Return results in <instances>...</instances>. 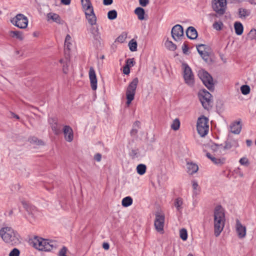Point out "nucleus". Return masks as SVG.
<instances>
[{"instance_id":"nucleus-1","label":"nucleus","mask_w":256,"mask_h":256,"mask_svg":"<svg viewBox=\"0 0 256 256\" xmlns=\"http://www.w3.org/2000/svg\"><path fill=\"white\" fill-rule=\"evenodd\" d=\"M224 222V210L221 206H217L214 210V232L216 237L218 236L223 230Z\"/></svg>"},{"instance_id":"nucleus-2","label":"nucleus","mask_w":256,"mask_h":256,"mask_svg":"<svg viewBox=\"0 0 256 256\" xmlns=\"http://www.w3.org/2000/svg\"><path fill=\"white\" fill-rule=\"evenodd\" d=\"M30 244L36 249L42 251H50L56 248L54 242L35 236L31 240Z\"/></svg>"},{"instance_id":"nucleus-3","label":"nucleus","mask_w":256,"mask_h":256,"mask_svg":"<svg viewBox=\"0 0 256 256\" xmlns=\"http://www.w3.org/2000/svg\"><path fill=\"white\" fill-rule=\"evenodd\" d=\"M0 236L6 243L14 245L19 242V235L10 227L2 228L0 230Z\"/></svg>"},{"instance_id":"nucleus-4","label":"nucleus","mask_w":256,"mask_h":256,"mask_svg":"<svg viewBox=\"0 0 256 256\" xmlns=\"http://www.w3.org/2000/svg\"><path fill=\"white\" fill-rule=\"evenodd\" d=\"M208 120L204 116L200 117L197 121L196 128L198 134L202 136H205L208 133L209 126Z\"/></svg>"},{"instance_id":"nucleus-5","label":"nucleus","mask_w":256,"mask_h":256,"mask_svg":"<svg viewBox=\"0 0 256 256\" xmlns=\"http://www.w3.org/2000/svg\"><path fill=\"white\" fill-rule=\"evenodd\" d=\"M138 83V78H134L129 84L126 90V104L129 105L134 100L136 94V88Z\"/></svg>"},{"instance_id":"nucleus-6","label":"nucleus","mask_w":256,"mask_h":256,"mask_svg":"<svg viewBox=\"0 0 256 256\" xmlns=\"http://www.w3.org/2000/svg\"><path fill=\"white\" fill-rule=\"evenodd\" d=\"M198 76L204 86L210 91L214 90V84L212 76L206 70H200Z\"/></svg>"},{"instance_id":"nucleus-7","label":"nucleus","mask_w":256,"mask_h":256,"mask_svg":"<svg viewBox=\"0 0 256 256\" xmlns=\"http://www.w3.org/2000/svg\"><path fill=\"white\" fill-rule=\"evenodd\" d=\"M199 99L204 109L208 110L212 106V94L206 90L198 94Z\"/></svg>"},{"instance_id":"nucleus-8","label":"nucleus","mask_w":256,"mask_h":256,"mask_svg":"<svg viewBox=\"0 0 256 256\" xmlns=\"http://www.w3.org/2000/svg\"><path fill=\"white\" fill-rule=\"evenodd\" d=\"M11 23L20 28H25L28 24V19L23 14H18L10 20Z\"/></svg>"},{"instance_id":"nucleus-9","label":"nucleus","mask_w":256,"mask_h":256,"mask_svg":"<svg viewBox=\"0 0 256 256\" xmlns=\"http://www.w3.org/2000/svg\"><path fill=\"white\" fill-rule=\"evenodd\" d=\"M182 66L184 69V78L185 82L190 86H192L194 84V76L188 64L183 63Z\"/></svg>"},{"instance_id":"nucleus-10","label":"nucleus","mask_w":256,"mask_h":256,"mask_svg":"<svg viewBox=\"0 0 256 256\" xmlns=\"http://www.w3.org/2000/svg\"><path fill=\"white\" fill-rule=\"evenodd\" d=\"M226 0H212V6L214 11L218 14L222 15L226 12Z\"/></svg>"},{"instance_id":"nucleus-11","label":"nucleus","mask_w":256,"mask_h":256,"mask_svg":"<svg viewBox=\"0 0 256 256\" xmlns=\"http://www.w3.org/2000/svg\"><path fill=\"white\" fill-rule=\"evenodd\" d=\"M164 216L160 212H157L156 214V218L154 224L156 230L161 234H163L164 232Z\"/></svg>"},{"instance_id":"nucleus-12","label":"nucleus","mask_w":256,"mask_h":256,"mask_svg":"<svg viewBox=\"0 0 256 256\" xmlns=\"http://www.w3.org/2000/svg\"><path fill=\"white\" fill-rule=\"evenodd\" d=\"M171 34L172 38L177 40L184 36V30L180 24L175 25L172 29Z\"/></svg>"},{"instance_id":"nucleus-13","label":"nucleus","mask_w":256,"mask_h":256,"mask_svg":"<svg viewBox=\"0 0 256 256\" xmlns=\"http://www.w3.org/2000/svg\"><path fill=\"white\" fill-rule=\"evenodd\" d=\"M236 232L240 238H244L246 235V227L242 225L240 221L236 220Z\"/></svg>"},{"instance_id":"nucleus-14","label":"nucleus","mask_w":256,"mask_h":256,"mask_svg":"<svg viewBox=\"0 0 256 256\" xmlns=\"http://www.w3.org/2000/svg\"><path fill=\"white\" fill-rule=\"evenodd\" d=\"M210 148L213 152L212 156H220L225 154L222 150V144H212L210 146Z\"/></svg>"},{"instance_id":"nucleus-15","label":"nucleus","mask_w":256,"mask_h":256,"mask_svg":"<svg viewBox=\"0 0 256 256\" xmlns=\"http://www.w3.org/2000/svg\"><path fill=\"white\" fill-rule=\"evenodd\" d=\"M89 78L90 82V86L93 90L97 88V78L95 70L92 67H90L89 70Z\"/></svg>"},{"instance_id":"nucleus-16","label":"nucleus","mask_w":256,"mask_h":256,"mask_svg":"<svg viewBox=\"0 0 256 256\" xmlns=\"http://www.w3.org/2000/svg\"><path fill=\"white\" fill-rule=\"evenodd\" d=\"M64 138L67 142H71L74 138L73 130L68 126H65L63 129Z\"/></svg>"},{"instance_id":"nucleus-17","label":"nucleus","mask_w":256,"mask_h":256,"mask_svg":"<svg viewBox=\"0 0 256 256\" xmlns=\"http://www.w3.org/2000/svg\"><path fill=\"white\" fill-rule=\"evenodd\" d=\"M206 156L216 164L222 165L226 161V158H224L214 156L209 152H207Z\"/></svg>"},{"instance_id":"nucleus-18","label":"nucleus","mask_w":256,"mask_h":256,"mask_svg":"<svg viewBox=\"0 0 256 256\" xmlns=\"http://www.w3.org/2000/svg\"><path fill=\"white\" fill-rule=\"evenodd\" d=\"M230 132L234 134H239L242 130L240 122H235L232 123L230 126Z\"/></svg>"},{"instance_id":"nucleus-19","label":"nucleus","mask_w":256,"mask_h":256,"mask_svg":"<svg viewBox=\"0 0 256 256\" xmlns=\"http://www.w3.org/2000/svg\"><path fill=\"white\" fill-rule=\"evenodd\" d=\"M186 35L188 38L194 40L198 37V32L194 27L189 26L186 30Z\"/></svg>"},{"instance_id":"nucleus-20","label":"nucleus","mask_w":256,"mask_h":256,"mask_svg":"<svg viewBox=\"0 0 256 256\" xmlns=\"http://www.w3.org/2000/svg\"><path fill=\"white\" fill-rule=\"evenodd\" d=\"M188 172L190 174H193L196 172L198 170V166L192 162H187Z\"/></svg>"},{"instance_id":"nucleus-21","label":"nucleus","mask_w":256,"mask_h":256,"mask_svg":"<svg viewBox=\"0 0 256 256\" xmlns=\"http://www.w3.org/2000/svg\"><path fill=\"white\" fill-rule=\"evenodd\" d=\"M91 14H86V18L88 21V22L91 25L94 26L96 24V17L94 13V10L90 12Z\"/></svg>"},{"instance_id":"nucleus-22","label":"nucleus","mask_w":256,"mask_h":256,"mask_svg":"<svg viewBox=\"0 0 256 256\" xmlns=\"http://www.w3.org/2000/svg\"><path fill=\"white\" fill-rule=\"evenodd\" d=\"M10 36L13 38H16L20 40H22L24 38L22 32L18 30H11L10 32Z\"/></svg>"},{"instance_id":"nucleus-23","label":"nucleus","mask_w":256,"mask_h":256,"mask_svg":"<svg viewBox=\"0 0 256 256\" xmlns=\"http://www.w3.org/2000/svg\"><path fill=\"white\" fill-rule=\"evenodd\" d=\"M134 13L137 15L138 20H142L144 19L145 12L143 8L141 7L136 8L134 10Z\"/></svg>"},{"instance_id":"nucleus-24","label":"nucleus","mask_w":256,"mask_h":256,"mask_svg":"<svg viewBox=\"0 0 256 256\" xmlns=\"http://www.w3.org/2000/svg\"><path fill=\"white\" fill-rule=\"evenodd\" d=\"M234 28L235 32L237 35L240 36L242 34L244 31V27L242 23L240 22H235L234 24Z\"/></svg>"},{"instance_id":"nucleus-25","label":"nucleus","mask_w":256,"mask_h":256,"mask_svg":"<svg viewBox=\"0 0 256 256\" xmlns=\"http://www.w3.org/2000/svg\"><path fill=\"white\" fill-rule=\"evenodd\" d=\"M48 122L51 126L52 130L54 131L56 134H58V133L59 129L57 126V120L54 118H50L48 120Z\"/></svg>"},{"instance_id":"nucleus-26","label":"nucleus","mask_w":256,"mask_h":256,"mask_svg":"<svg viewBox=\"0 0 256 256\" xmlns=\"http://www.w3.org/2000/svg\"><path fill=\"white\" fill-rule=\"evenodd\" d=\"M48 20H52L54 22L58 24L60 22V18L58 14L54 13H49L47 14Z\"/></svg>"},{"instance_id":"nucleus-27","label":"nucleus","mask_w":256,"mask_h":256,"mask_svg":"<svg viewBox=\"0 0 256 256\" xmlns=\"http://www.w3.org/2000/svg\"><path fill=\"white\" fill-rule=\"evenodd\" d=\"M122 204L124 207L129 206L132 204V198L130 196H126L122 199Z\"/></svg>"},{"instance_id":"nucleus-28","label":"nucleus","mask_w":256,"mask_h":256,"mask_svg":"<svg viewBox=\"0 0 256 256\" xmlns=\"http://www.w3.org/2000/svg\"><path fill=\"white\" fill-rule=\"evenodd\" d=\"M146 170V166L144 164H140L136 167L137 172L140 175L145 174Z\"/></svg>"},{"instance_id":"nucleus-29","label":"nucleus","mask_w":256,"mask_h":256,"mask_svg":"<svg viewBox=\"0 0 256 256\" xmlns=\"http://www.w3.org/2000/svg\"><path fill=\"white\" fill-rule=\"evenodd\" d=\"M247 40H256V30L252 28L248 34Z\"/></svg>"},{"instance_id":"nucleus-30","label":"nucleus","mask_w":256,"mask_h":256,"mask_svg":"<svg viewBox=\"0 0 256 256\" xmlns=\"http://www.w3.org/2000/svg\"><path fill=\"white\" fill-rule=\"evenodd\" d=\"M137 42L134 39L130 40L128 42L130 50L132 52H136L137 50Z\"/></svg>"},{"instance_id":"nucleus-31","label":"nucleus","mask_w":256,"mask_h":256,"mask_svg":"<svg viewBox=\"0 0 256 256\" xmlns=\"http://www.w3.org/2000/svg\"><path fill=\"white\" fill-rule=\"evenodd\" d=\"M165 46L170 50L174 51L176 49V46L172 41L166 40L165 42Z\"/></svg>"},{"instance_id":"nucleus-32","label":"nucleus","mask_w":256,"mask_h":256,"mask_svg":"<svg viewBox=\"0 0 256 256\" xmlns=\"http://www.w3.org/2000/svg\"><path fill=\"white\" fill-rule=\"evenodd\" d=\"M30 143L36 144V145H44V142L40 140H38L36 137H32L29 139Z\"/></svg>"},{"instance_id":"nucleus-33","label":"nucleus","mask_w":256,"mask_h":256,"mask_svg":"<svg viewBox=\"0 0 256 256\" xmlns=\"http://www.w3.org/2000/svg\"><path fill=\"white\" fill-rule=\"evenodd\" d=\"M71 36L70 34H67L64 42V46L68 50H70V47L72 46V44L70 42L71 40Z\"/></svg>"},{"instance_id":"nucleus-34","label":"nucleus","mask_w":256,"mask_h":256,"mask_svg":"<svg viewBox=\"0 0 256 256\" xmlns=\"http://www.w3.org/2000/svg\"><path fill=\"white\" fill-rule=\"evenodd\" d=\"M83 9L89 8L92 7L90 0H81Z\"/></svg>"},{"instance_id":"nucleus-35","label":"nucleus","mask_w":256,"mask_h":256,"mask_svg":"<svg viewBox=\"0 0 256 256\" xmlns=\"http://www.w3.org/2000/svg\"><path fill=\"white\" fill-rule=\"evenodd\" d=\"M117 12L116 10H111L108 13V18L110 20H113L116 18Z\"/></svg>"},{"instance_id":"nucleus-36","label":"nucleus","mask_w":256,"mask_h":256,"mask_svg":"<svg viewBox=\"0 0 256 256\" xmlns=\"http://www.w3.org/2000/svg\"><path fill=\"white\" fill-rule=\"evenodd\" d=\"M182 200L181 198H178L175 200L174 202V206L176 208L177 210L178 211H180L182 208Z\"/></svg>"},{"instance_id":"nucleus-37","label":"nucleus","mask_w":256,"mask_h":256,"mask_svg":"<svg viewBox=\"0 0 256 256\" xmlns=\"http://www.w3.org/2000/svg\"><path fill=\"white\" fill-rule=\"evenodd\" d=\"M180 122L178 118H176L172 124L171 125V128L174 130H176L180 128Z\"/></svg>"},{"instance_id":"nucleus-38","label":"nucleus","mask_w":256,"mask_h":256,"mask_svg":"<svg viewBox=\"0 0 256 256\" xmlns=\"http://www.w3.org/2000/svg\"><path fill=\"white\" fill-rule=\"evenodd\" d=\"M180 238L183 240H186L188 238L187 230L185 228H182L180 231Z\"/></svg>"},{"instance_id":"nucleus-39","label":"nucleus","mask_w":256,"mask_h":256,"mask_svg":"<svg viewBox=\"0 0 256 256\" xmlns=\"http://www.w3.org/2000/svg\"><path fill=\"white\" fill-rule=\"evenodd\" d=\"M240 90L243 94L246 95L250 92V88L248 85H243L241 86Z\"/></svg>"},{"instance_id":"nucleus-40","label":"nucleus","mask_w":256,"mask_h":256,"mask_svg":"<svg viewBox=\"0 0 256 256\" xmlns=\"http://www.w3.org/2000/svg\"><path fill=\"white\" fill-rule=\"evenodd\" d=\"M192 188L194 190V192L197 194L200 191V188L198 186V182L196 180H192Z\"/></svg>"},{"instance_id":"nucleus-41","label":"nucleus","mask_w":256,"mask_h":256,"mask_svg":"<svg viewBox=\"0 0 256 256\" xmlns=\"http://www.w3.org/2000/svg\"><path fill=\"white\" fill-rule=\"evenodd\" d=\"M91 32L94 35V38L96 39H98L99 38V32H98V27H94L93 26L91 30Z\"/></svg>"},{"instance_id":"nucleus-42","label":"nucleus","mask_w":256,"mask_h":256,"mask_svg":"<svg viewBox=\"0 0 256 256\" xmlns=\"http://www.w3.org/2000/svg\"><path fill=\"white\" fill-rule=\"evenodd\" d=\"M212 26L216 30H220L223 26V24L221 22H216L214 23Z\"/></svg>"},{"instance_id":"nucleus-43","label":"nucleus","mask_w":256,"mask_h":256,"mask_svg":"<svg viewBox=\"0 0 256 256\" xmlns=\"http://www.w3.org/2000/svg\"><path fill=\"white\" fill-rule=\"evenodd\" d=\"M232 147V145L230 142H226L224 146H223L222 144V148H223L222 150H224V154H226V150H230Z\"/></svg>"},{"instance_id":"nucleus-44","label":"nucleus","mask_w":256,"mask_h":256,"mask_svg":"<svg viewBox=\"0 0 256 256\" xmlns=\"http://www.w3.org/2000/svg\"><path fill=\"white\" fill-rule=\"evenodd\" d=\"M238 14L240 18L245 17L246 16H248L249 14L246 10L243 8L239 9Z\"/></svg>"},{"instance_id":"nucleus-45","label":"nucleus","mask_w":256,"mask_h":256,"mask_svg":"<svg viewBox=\"0 0 256 256\" xmlns=\"http://www.w3.org/2000/svg\"><path fill=\"white\" fill-rule=\"evenodd\" d=\"M126 34H124V33H123V34H122L121 35L119 36L117 38L116 40L118 42L122 43V42H124V40H126Z\"/></svg>"},{"instance_id":"nucleus-46","label":"nucleus","mask_w":256,"mask_h":256,"mask_svg":"<svg viewBox=\"0 0 256 256\" xmlns=\"http://www.w3.org/2000/svg\"><path fill=\"white\" fill-rule=\"evenodd\" d=\"M239 162L240 164L243 166H248L249 164L248 160L246 157L241 158Z\"/></svg>"},{"instance_id":"nucleus-47","label":"nucleus","mask_w":256,"mask_h":256,"mask_svg":"<svg viewBox=\"0 0 256 256\" xmlns=\"http://www.w3.org/2000/svg\"><path fill=\"white\" fill-rule=\"evenodd\" d=\"M20 254V250L16 248H14L9 254V256H19Z\"/></svg>"},{"instance_id":"nucleus-48","label":"nucleus","mask_w":256,"mask_h":256,"mask_svg":"<svg viewBox=\"0 0 256 256\" xmlns=\"http://www.w3.org/2000/svg\"><path fill=\"white\" fill-rule=\"evenodd\" d=\"M134 58H128L126 60V65H128V67H131L134 66Z\"/></svg>"},{"instance_id":"nucleus-49","label":"nucleus","mask_w":256,"mask_h":256,"mask_svg":"<svg viewBox=\"0 0 256 256\" xmlns=\"http://www.w3.org/2000/svg\"><path fill=\"white\" fill-rule=\"evenodd\" d=\"M204 46H205V45L203 44H198L196 46L198 52V54L200 55V56L203 54L204 52L203 50H200V48H201L202 47H204Z\"/></svg>"},{"instance_id":"nucleus-50","label":"nucleus","mask_w":256,"mask_h":256,"mask_svg":"<svg viewBox=\"0 0 256 256\" xmlns=\"http://www.w3.org/2000/svg\"><path fill=\"white\" fill-rule=\"evenodd\" d=\"M182 50L184 54H187L188 52V44L186 43H184L182 46Z\"/></svg>"},{"instance_id":"nucleus-51","label":"nucleus","mask_w":256,"mask_h":256,"mask_svg":"<svg viewBox=\"0 0 256 256\" xmlns=\"http://www.w3.org/2000/svg\"><path fill=\"white\" fill-rule=\"evenodd\" d=\"M138 150H132L130 153V156L132 158H134L137 156Z\"/></svg>"},{"instance_id":"nucleus-52","label":"nucleus","mask_w":256,"mask_h":256,"mask_svg":"<svg viewBox=\"0 0 256 256\" xmlns=\"http://www.w3.org/2000/svg\"><path fill=\"white\" fill-rule=\"evenodd\" d=\"M123 72L125 74H128L130 72V67L128 66V65H126L123 68Z\"/></svg>"},{"instance_id":"nucleus-53","label":"nucleus","mask_w":256,"mask_h":256,"mask_svg":"<svg viewBox=\"0 0 256 256\" xmlns=\"http://www.w3.org/2000/svg\"><path fill=\"white\" fill-rule=\"evenodd\" d=\"M140 5L142 6H146L149 2L148 0H139Z\"/></svg>"},{"instance_id":"nucleus-54","label":"nucleus","mask_w":256,"mask_h":256,"mask_svg":"<svg viewBox=\"0 0 256 256\" xmlns=\"http://www.w3.org/2000/svg\"><path fill=\"white\" fill-rule=\"evenodd\" d=\"M94 160L97 162H100L102 158V155L101 154L98 153L95 154L94 156Z\"/></svg>"},{"instance_id":"nucleus-55","label":"nucleus","mask_w":256,"mask_h":256,"mask_svg":"<svg viewBox=\"0 0 256 256\" xmlns=\"http://www.w3.org/2000/svg\"><path fill=\"white\" fill-rule=\"evenodd\" d=\"M201 56L202 57V59H204L205 61H207L209 55L208 54V53L206 52H204L203 54Z\"/></svg>"},{"instance_id":"nucleus-56","label":"nucleus","mask_w":256,"mask_h":256,"mask_svg":"<svg viewBox=\"0 0 256 256\" xmlns=\"http://www.w3.org/2000/svg\"><path fill=\"white\" fill-rule=\"evenodd\" d=\"M113 0H103V4L105 6H108L112 4Z\"/></svg>"},{"instance_id":"nucleus-57","label":"nucleus","mask_w":256,"mask_h":256,"mask_svg":"<svg viewBox=\"0 0 256 256\" xmlns=\"http://www.w3.org/2000/svg\"><path fill=\"white\" fill-rule=\"evenodd\" d=\"M84 10L85 11L86 16V14H91L90 13V12H91L92 10H94V8H93V7H92V8H90V10H89V8H85V9H84Z\"/></svg>"},{"instance_id":"nucleus-58","label":"nucleus","mask_w":256,"mask_h":256,"mask_svg":"<svg viewBox=\"0 0 256 256\" xmlns=\"http://www.w3.org/2000/svg\"><path fill=\"white\" fill-rule=\"evenodd\" d=\"M71 0H61V3L64 5H68L70 3Z\"/></svg>"},{"instance_id":"nucleus-59","label":"nucleus","mask_w":256,"mask_h":256,"mask_svg":"<svg viewBox=\"0 0 256 256\" xmlns=\"http://www.w3.org/2000/svg\"><path fill=\"white\" fill-rule=\"evenodd\" d=\"M102 247L104 249V250H108L110 248V245L107 242H104L102 244Z\"/></svg>"},{"instance_id":"nucleus-60","label":"nucleus","mask_w":256,"mask_h":256,"mask_svg":"<svg viewBox=\"0 0 256 256\" xmlns=\"http://www.w3.org/2000/svg\"><path fill=\"white\" fill-rule=\"evenodd\" d=\"M138 133V130L135 128H132L130 131V134L132 136L136 135Z\"/></svg>"},{"instance_id":"nucleus-61","label":"nucleus","mask_w":256,"mask_h":256,"mask_svg":"<svg viewBox=\"0 0 256 256\" xmlns=\"http://www.w3.org/2000/svg\"><path fill=\"white\" fill-rule=\"evenodd\" d=\"M62 70H63V72L64 74H67L68 73V66L67 65H66V66L64 65L63 66Z\"/></svg>"},{"instance_id":"nucleus-62","label":"nucleus","mask_w":256,"mask_h":256,"mask_svg":"<svg viewBox=\"0 0 256 256\" xmlns=\"http://www.w3.org/2000/svg\"><path fill=\"white\" fill-rule=\"evenodd\" d=\"M246 143L248 146H250L252 144V142L251 140H247L246 141Z\"/></svg>"},{"instance_id":"nucleus-63","label":"nucleus","mask_w":256,"mask_h":256,"mask_svg":"<svg viewBox=\"0 0 256 256\" xmlns=\"http://www.w3.org/2000/svg\"><path fill=\"white\" fill-rule=\"evenodd\" d=\"M134 126H137L138 128H140V122L139 121H136L134 123Z\"/></svg>"},{"instance_id":"nucleus-64","label":"nucleus","mask_w":256,"mask_h":256,"mask_svg":"<svg viewBox=\"0 0 256 256\" xmlns=\"http://www.w3.org/2000/svg\"><path fill=\"white\" fill-rule=\"evenodd\" d=\"M250 2L252 4L256 5V0H250Z\"/></svg>"}]
</instances>
